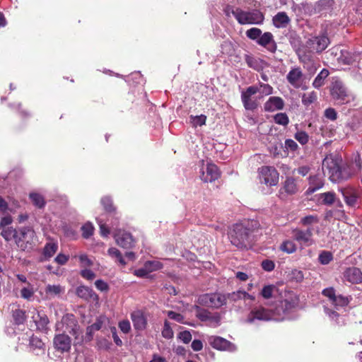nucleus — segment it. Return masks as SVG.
<instances>
[{
    "label": "nucleus",
    "instance_id": "nucleus-51",
    "mask_svg": "<svg viewBox=\"0 0 362 362\" xmlns=\"http://www.w3.org/2000/svg\"><path fill=\"white\" fill-rule=\"evenodd\" d=\"M206 322H209V325L212 327H217L220 325L221 315L218 313H210L209 319Z\"/></svg>",
    "mask_w": 362,
    "mask_h": 362
},
{
    "label": "nucleus",
    "instance_id": "nucleus-41",
    "mask_svg": "<svg viewBox=\"0 0 362 362\" xmlns=\"http://www.w3.org/2000/svg\"><path fill=\"white\" fill-rule=\"evenodd\" d=\"M58 249V245L55 243H47L44 248V255L45 257H52Z\"/></svg>",
    "mask_w": 362,
    "mask_h": 362
},
{
    "label": "nucleus",
    "instance_id": "nucleus-26",
    "mask_svg": "<svg viewBox=\"0 0 362 362\" xmlns=\"http://www.w3.org/2000/svg\"><path fill=\"white\" fill-rule=\"evenodd\" d=\"M290 22V18L285 12H279L273 18V23L276 28H286Z\"/></svg>",
    "mask_w": 362,
    "mask_h": 362
},
{
    "label": "nucleus",
    "instance_id": "nucleus-25",
    "mask_svg": "<svg viewBox=\"0 0 362 362\" xmlns=\"http://www.w3.org/2000/svg\"><path fill=\"white\" fill-rule=\"evenodd\" d=\"M298 191V187L296 181L292 177H288L284 183L283 187L280 189V194H283L284 192L287 194H293Z\"/></svg>",
    "mask_w": 362,
    "mask_h": 362
},
{
    "label": "nucleus",
    "instance_id": "nucleus-61",
    "mask_svg": "<svg viewBox=\"0 0 362 362\" xmlns=\"http://www.w3.org/2000/svg\"><path fill=\"white\" fill-rule=\"evenodd\" d=\"M168 316L172 319L175 320L176 322H180V323H185L184 322V317L180 314L177 313L174 311H168Z\"/></svg>",
    "mask_w": 362,
    "mask_h": 362
},
{
    "label": "nucleus",
    "instance_id": "nucleus-36",
    "mask_svg": "<svg viewBox=\"0 0 362 362\" xmlns=\"http://www.w3.org/2000/svg\"><path fill=\"white\" fill-rule=\"evenodd\" d=\"M245 60L249 67L257 71L261 69L262 66L259 59L250 55H245Z\"/></svg>",
    "mask_w": 362,
    "mask_h": 362
},
{
    "label": "nucleus",
    "instance_id": "nucleus-53",
    "mask_svg": "<svg viewBox=\"0 0 362 362\" xmlns=\"http://www.w3.org/2000/svg\"><path fill=\"white\" fill-rule=\"evenodd\" d=\"M281 249L286 252L287 253H293L296 251V247L293 242L291 240H286L283 243V244L281 245Z\"/></svg>",
    "mask_w": 362,
    "mask_h": 362
},
{
    "label": "nucleus",
    "instance_id": "nucleus-59",
    "mask_svg": "<svg viewBox=\"0 0 362 362\" xmlns=\"http://www.w3.org/2000/svg\"><path fill=\"white\" fill-rule=\"evenodd\" d=\"M178 339L183 343L188 344L192 340V334L190 332L187 330L180 332L178 334Z\"/></svg>",
    "mask_w": 362,
    "mask_h": 362
},
{
    "label": "nucleus",
    "instance_id": "nucleus-44",
    "mask_svg": "<svg viewBox=\"0 0 362 362\" xmlns=\"http://www.w3.org/2000/svg\"><path fill=\"white\" fill-rule=\"evenodd\" d=\"M196 313L195 315L197 318H199L202 322H206L209 319V316L210 315V312L206 310L202 309L199 306H196Z\"/></svg>",
    "mask_w": 362,
    "mask_h": 362
},
{
    "label": "nucleus",
    "instance_id": "nucleus-45",
    "mask_svg": "<svg viewBox=\"0 0 362 362\" xmlns=\"http://www.w3.org/2000/svg\"><path fill=\"white\" fill-rule=\"evenodd\" d=\"M13 317L16 324H23L25 320V312L20 309H16L13 311Z\"/></svg>",
    "mask_w": 362,
    "mask_h": 362
},
{
    "label": "nucleus",
    "instance_id": "nucleus-55",
    "mask_svg": "<svg viewBox=\"0 0 362 362\" xmlns=\"http://www.w3.org/2000/svg\"><path fill=\"white\" fill-rule=\"evenodd\" d=\"M301 223L304 226H310L313 223H317L319 218L317 216H307L301 218Z\"/></svg>",
    "mask_w": 362,
    "mask_h": 362
},
{
    "label": "nucleus",
    "instance_id": "nucleus-19",
    "mask_svg": "<svg viewBox=\"0 0 362 362\" xmlns=\"http://www.w3.org/2000/svg\"><path fill=\"white\" fill-rule=\"evenodd\" d=\"M339 190L348 206L351 207L356 206L358 204V194L355 189L352 187H346L341 188Z\"/></svg>",
    "mask_w": 362,
    "mask_h": 362
},
{
    "label": "nucleus",
    "instance_id": "nucleus-32",
    "mask_svg": "<svg viewBox=\"0 0 362 362\" xmlns=\"http://www.w3.org/2000/svg\"><path fill=\"white\" fill-rule=\"evenodd\" d=\"M18 230L13 227H7L1 229V235L6 241H10L12 239L16 240Z\"/></svg>",
    "mask_w": 362,
    "mask_h": 362
},
{
    "label": "nucleus",
    "instance_id": "nucleus-60",
    "mask_svg": "<svg viewBox=\"0 0 362 362\" xmlns=\"http://www.w3.org/2000/svg\"><path fill=\"white\" fill-rule=\"evenodd\" d=\"M324 115L326 118L334 121L337 118V113L334 108L329 107L325 110Z\"/></svg>",
    "mask_w": 362,
    "mask_h": 362
},
{
    "label": "nucleus",
    "instance_id": "nucleus-5",
    "mask_svg": "<svg viewBox=\"0 0 362 362\" xmlns=\"http://www.w3.org/2000/svg\"><path fill=\"white\" fill-rule=\"evenodd\" d=\"M332 98L339 104H346L354 100V95L350 93L343 84L338 80L334 79L330 87Z\"/></svg>",
    "mask_w": 362,
    "mask_h": 362
},
{
    "label": "nucleus",
    "instance_id": "nucleus-13",
    "mask_svg": "<svg viewBox=\"0 0 362 362\" xmlns=\"http://www.w3.org/2000/svg\"><path fill=\"white\" fill-rule=\"evenodd\" d=\"M208 340L210 345L217 350L227 351L229 352H234L237 350V347L234 344L223 337L211 336L209 337Z\"/></svg>",
    "mask_w": 362,
    "mask_h": 362
},
{
    "label": "nucleus",
    "instance_id": "nucleus-24",
    "mask_svg": "<svg viewBox=\"0 0 362 362\" xmlns=\"http://www.w3.org/2000/svg\"><path fill=\"white\" fill-rule=\"evenodd\" d=\"M76 294L80 298H84L86 300L98 299V296L95 294V293L90 288L84 286H81L77 288Z\"/></svg>",
    "mask_w": 362,
    "mask_h": 362
},
{
    "label": "nucleus",
    "instance_id": "nucleus-62",
    "mask_svg": "<svg viewBox=\"0 0 362 362\" xmlns=\"http://www.w3.org/2000/svg\"><path fill=\"white\" fill-rule=\"evenodd\" d=\"M298 147V144L293 139H288L285 141V148L287 150L295 151L296 150H297Z\"/></svg>",
    "mask_w": 362,
    "mask_h": 362
},
{
    "label": "nucleus",
    "instance_id": "nucleus-35",
    "mask_svg": "<svg viewBox=\"0 0 362 362\" xmlns=\"http://www.w3.org/2000/svg\"><path fill=\"white\" fill-rule=\"evenodd\" d=\"M226 296V301L229 300L230 302H237L238 300L245 299V296H247V292L244 291H237L235 292H232L228 293Z\"/></svg>",
    "mask_w": 362,
    "mask_h": 362
},
{
    "label": "nucleus",
    "instance_id": "nucleus-58",
    "mask_svg": "<svg viewBox=\"0 0 362 362\" xmlns=\"http://www.w3.org/2000/svg\"><path fill=\"white\" fill-rule=\"evenodd\" d=\"M78 259L81 267H90L93 265V261L86 254H81Z\"/></svg>",
    "mask_w": 362,
    "mask_h": 362
},
{
    "label": "nucleus",
    "instance_id": "nucleus-37",
    "mask_svg": "<svg viewBox=\"0 0 362 362\" xmlns=\"http://www.w3.org/2000/svg\"><path fill=\"white\" fill-rule=\"evenodd\" d=\"M322 202L325 205H332L336 201V194L334 192H327L320 194Z\"/></svg>",
    "mask_w": 362,
    "mask_h": 362
},
{
    "label": "nucleus",
    "instance_id": "nucleus-39",
    "mask_svg": "<svg viewBox=\"0 0 362 362\" xmlns=\"http://www.w3.org/2000/svg\"><path fill=\"white\" fill-rule=\"evenodd\" d=\"M30 199H31L33 204L38 208H42L45 204L44 197L38 193H30Z\"/></svg>",
    "mask_w": 362,
    "mask_h": 362
},
{
    "label": "nucleus",
    "instance_id": "nucleus-43",
    "mask_svg": "<svg viewBox=\"0 0 362 362\" xmlns=\"http://www.w3.org/2000/svg\"><path fill=\"white\" fill-rule=\"evenodd\" d=\"M276 287L274 285H267L263 287L261 291L262 296L265 299H269L272 297L273 293L276 291Z\"/></svg>",
    "mask_w": 362,
    "mask_h": 362
},
{
    "label": "nucleus",
    "instance_id": "nucleus-1",
    "mask_svg": "<svg viewBox=\"0 0 362 362\" xmlns=\"http://www.w3.org/2000/svg\"><path fill=\"white\" fill-rule=\"evenodd\" d=\"M298 304V296L293 293L288 292L274 310L268 309L262 305L253 307L245 322L248 324H256L257 321L284 320Z\"/></svg>",
    "mask_w": 362,
    "mask_h": 362
},
{
    "label": "nucleus",
    "instance_id": "nucleus-3",
    "mask_svg": "<svg viewBox=\"0 0 362 362\" xmlns=\"http://www.w3.org/2000/svg\"><path fill=\"white\" fill-rule=\"evenodd\" d=\"M250 223L247 224H234L228 232V238L232 245L240 249L247 248L250 245L252 230Z\"/></svg>",
    "mask_w": 362,
    "mask_h": 362
},
{
    "label": "nucleus",
    "instance_id": "nucleus-22",
    "mask_svg": "<svg viewBox=\"0 0 362 362\" xmlns=\"http://www.w3.org/2000/svg\"><path fill=\"white\" fill-rule=\"evenodd\" d=\"M284 102L280 97L273 96L270 97L268 100L264 103V108L267 112H274L280 110L284 108Z\"/></svg>",
    "mask_w": 362,
    "mask_h": 362
},
{
    "label": "nucleus",
    "instance_id": "nucleus-31",
    "mask_svg": "<svg viewBox=\"0 0 362 362\" xmlns=\"http://www.w3.org/2000/svg\"><path fill=\"white\" fill-rule=\"evenodd\" d=\"M37 328L40 331H45L49 323L48 317L46 315L37 314V317H34Z\"/></svg>",
    "mask_w": 362,
    "mask_h": 362
},
{
    "label": "nucleus",
    "instance_id": "nucleus-50",
    "mask_svg": "<svg viewBox=\"0 0 362 362\" xmlns=\"http://www.w3.org/2000/svg\"><path fill=\"white\" fill-rule=\"evenodd\" d=\"M298 57L300 62H302L303 64L308 63L309 62L315 59L314 55L310 52H299Z\"/></svg>",
    "mask_w": 362,
    "mask_h": 362
},
{
    "label": "nucleus",
    "instance_id": "nucleus-14",
    "mask_svg": "<svg viewBox=\"0 0 362 362\" xmlns=\"http://www.w3.org/2000/svg\"><path fill=\"white\" fill-rule=\"evenodd\" d=\"M329 44V40L325 35L312 37L307 41V46L317 52L325 50Z\"/></svg>",
    "mask_w": 362,
    "mask_h": 362
},
{
    "label": "nucleus",
    "instance_id": "nucleus-6",
    "mask_svg": "<svg viewBox=\"0 0 362 362\" xmlns=\"http://www.w3.org/2000/svg\"><path fill=\"white\" fill-rule=\"evenodd\" d=\"M234 17L240 25L262 23L264 15L258 10L251 11H243L240 8H236L234 13Z\"/></svg>",
    "mask_w": 362,
    "mask_h": 362
},
{
    "label": "nucleus",
    "instance_id": "nucleus-9",
    "mask_svg": "<svg viewBox=\"0 0 362 362\" xmlns=\"http://www.w3.org/2000/svg\"><path fill=\"white\" fill-rule=\"evenodd\" d=\"M260 182L268 186H274L279 182V173L272 166H262L259 168Z\"/></svg>",
    "mask_w": 362,
    "mask_h": 362
},
{
    "label": "nucleus",
    "instance_id": "nucleus-56",
    "mask_svg": "<svg viewBox=\"0 0 362 362\" xmlns=\"http://www.w3.org/2000/svg\"><path fill=\"white\" fill-rule=\"evenodd\" d=\"M162 335L164 338L171 339L173 337V332L168 321L164 323V327L162 331Z\"/></svg>",
    "mask_w": 362,
    "mask_h": 362
},
{
    "label": "nucleus",
    "instance_id": "nucleus-11",
    "mask_svg": "<svg viewBox=\"0 0 362 362\" xmlns=\"http://www.w3.org/2000/svg\"><path fill=\"white\" fill-rule=\"evenodd\" d=\"M202 167L200 170V178L204 182H211L217 180L220 176V172L217 166L211 163L205 165L202 160Z\"/></svg>",
    "mask_w": 362,
    "mask_h": 362
},
{
    "label": "nucleus",
    "instance_id": "nucleus-42",
    "mask_svg": "<svg viewBox=\"0 0 362 362\" xmlns=\"http://www.w3.org/2000/svg\"><path fill=\"white\" fill-rule=\"evenodd\" d=\"M317 100V93L314 91L304 93L302 97L303 103L308 106Z\"/></svg>",
    "mask_w": 362,
    "mask_h": 362
},
{
    "label": "nucleus",
    "instance_id": "nucleus-12",
    "mask_svg": "<svg viewBox=\"0 0 362 362\" xmlns=\"http://www.w3.org/2000/svg\"><path fill=\"white\" fill-rule=\"evenodd\" d=\"M322 294L329 298L330 304L334 305L337 310L346 306L349 303V299L347 297H344L341 295L336 296L335 291L333 288L324 289Z\"/></svg>",
    "mask_w": 362,
    "mask_h": 362
},
{
    "label": "nucleus",
    "instance_id": "nucleus-21",
    "mask_svg": "<svg viewBox=\"0 0 362 362\" xmlns=\"http://www.w3.org/2000/svg\"><path fill=\"white\" fill-rule=\"evenodd\" d=\"M286 79L295 88H299L303 82V73L300 68H293L287 74Z\"/></svg>",
    "mask_w": 362,
    "mask_h": 362
},
{
    "label": "nucleus",
    "instance_id": "nucleus-4",
    "mask_svg": "<svg viewBox=\"0 0 362 362\" xmlns=\"http://www.w3.org/2000/svg\"><path fill=\"white\" fill-rule=\"evenodd\" d=\"M56 330L64 334L66 332L71 334L76 343H81L83 341L82 330L73 314L64 315L62 320L56 323Z\"/></svg>",
    "mask_w": 362,
    "mask_h": 362
},
{
    "label": "nucleus",
    "instance_id": "nucleus-28",
    "mask_svg": "<svg viewBox=\"0 0 362 362\" xmlns=\"http://www.w3.org/2000/svg\"><path fill=\"white\" fill-rule=\"evenodd\" d=\"M30 346L33 351H36L35 354L37 355L40 354V353H44L45 351V344L37 337L33 336L30 338Z\"/></svg>",
    "mask_w": 362,
    "mask_h": 362
},
{
    "label": "nucleus",
    "instance_id": "nucleus-10",
    "mask_svg": "<svg viewBox=\"0 0 362 362\" xmlns=\"http://www.w3.org/2000/svg\"><path fill=\"white\" fill-rule=\"evenodd\" d=\"M199 303L212 308H220L226 303V296L215 293L202 295L199 298Z\"/></svg>",
    "mask_w": 362,
    "mask_h": 362
},
{
    "label": "nucleus",
    "instance_id": "nucleus-23",
    "mask_svg": "<svg viewBox=\"0 0 362 362\" xmlns=\"http://www.w3.org/2000/svg\"><path fill=\"white\" fill-rule=\"evenodd\" d=\"M131 319L132 320L134 327L136 329L142 330L146 327V320L144 314L140 310L134 311L131 314Z\"/></svg>",
    "mask_w": 362,
    "mask_h": 362
},
{
    "label": "nucleus",
    "instance_id": "nucleus-17",
    "mask_svg": "<svg viewBox=\"0 0 362 362\" xmlns=\"http://www.w3.org/2000/svg\"><path fill=\"white\" fill-rule=\"evenodd\" d=\"M115 238L117 244L122 247L129 249L134 246V240L129 233L119 230L115 234Z\"/></svg>",
    "mask_w": 362,
    "mask_h": 362
},
{
    "label": "nucleus",
    "instance_id": "nucleus-46",
    "mask_svg": "<svg viewBox=\"0 0 362 362\" xmlns=\"http://www.w3.org/2000/svg\"><path fill=\"white\" fill-rule=\"evenodd\" d=\"M262 35V30L257 28H252L246 31V35L248 38L257 40Z\"/></svg>",
    "mask_w": 362,
    "mask_h": 362
},
{
    "label": "nucleus",
    "instance_id": "nucleus-40",
    "mask_svg": "<svg viewBox=\"0 0 362 362\" xmlns=\"http://www.w3.org/2000/svg\"><path fill=\"white\" fill-rule=\"evenodd\" d=\"M145 269L149 273L157 271L163 267V264L159 261H147L144 263Z\"/></svg>",
    "mask_w": 362,
    "mask_h": 362
},
{
    "label": "nucleus",
    "instance_id": "nucleus-63",
    "mask_svg": "<svg viewBox=\"0 0 362 362\" xmlns=\"http://www.w3.org/2000/svg\"><path fill=\"white\" fill-rule=\"evenodd\" d=\"M262 267L264 270L271 272L274 269V263L272 260L265 259L262 262Z\"/></svg>",
    "mask_w": 362,
    "mask_h": 362
},
{
    "label": "nucleus",
    "instance_id": "nucleus-30",
    "mask_svg": "<svg viewBox=\"0 0 362 362\" xmlns=\"http://www.w3.org/2000/svg\"><path fill=\"white\" fill-rule=\"evenodd\" d=\"M64 292V288L59 285H47L45 288V293L49 298L59 296Z\"/></svg>",
    "mask_w": 362,
    "mask_h": 362
},
{
    "label": "nucleus",
    "instance_id": "nucleus-49",
    "mask_svg": "<svg viewBox=\"0 0 362 362\" xmlns=\"http://www.w3.org/2000/svg\"><path fill=\"white\" fill-rule=\"evenodd\" d=\"M274 121L278 124L286 126L289 119L286 113H278L274 116Z\"/></svg>",
    "mask_w": 362,
    "mask_h": 362
},
{
    "label": "nucleus",
    "instance_id": "nucleus-48",
    "mask_svg": "<svg viewBox=\"0 0 362 362\" xmlns=\"http://www.w3.org/2000/svg\"><path fill=\"white\" fill-rule=\"evenodd\" d=\"M318 259L322 264H327L332 260L333 256L329 251H322L320 254Z\"/></svg>",
    "mask_w": 362,
    "mask_h": 362
},
{
    "label": "nucleus",
    "instance_id": "nucleus-38",
    "mask_svg": "<svg viewBox=\"0 0 362 362\" xmlns=\"http://www.w3.org/2000/svg\"><path fill=\"white\" fill-rule=\"evenodd\" d=\"M206 117L204 115L193 116L190 115L189 122L193 127H201L205 124Z\"/></svg>",
    "mask_w": 362,
    "mask_h": 362
},
{
    "label": "nucleus",
    "instance_id": "nucleus-54",
    "mask_svg": "<svg viewBox=\"0 0 362 362\" xmlns=\"http://www.w3.org/2000/svg\"><path fill=\"white\" fill-rule=\"evenodd\" d=\"M35 293L34 288L31 286H28V287H24L21 291V296L27 300H30V298L33 296Z\"/></svg>",
    "mask_w": 362,
    "mask_h": 362
},
{
    "label": "nucleus",
    "instance_id": "nucleus-29",
    "mask_svg": "<svg viewBox=\"0 0 362 362\" xmlns=\"http://www.w3.org/2000/svg\"><path fill=\"white\" fill-rule=\"evenodd\" d=\"M255 86L257 89V93H259L258 98L259 100L273 93V88L267 83H259L258 86Z\"/></svg>",
    "mask_w": 362,
    "mask_h": 362
},
{
    "label": "nucleus",
    "instance_id": "nucleus-20",
    "mask_svg": "<svg viewBox=\"0 0 362 362\" xmlns=\"http://www.w3.org/2000/svg\"><path fill=\"white\" fill-rule=\"evenodd\" d=\"M344 278L351 284H360L362 282V272L357 267H349L344 272Z\"/></svg>",
    "mask_w": 362,
    "mask_h": 362
},
{
    "label": "nucleus",
    "instance_id": "nucleus-64",
    "mask_svg": "<svg viewBox=\"0 0 362 362\" xmlns=\"http://www.w3.org/2000/svg\"><path fill=\"white\" fill-rule=\"evenodd\" d=\"M13 221L12 217L9 215L4 216L0 221V229L7 228Z\"/></svg>",
    "mask_w": 362,
    "mask_h": 362
},
{
    "label": "nucleus",
    "instance_id": "nucleus-52",
    "mask_svg": "<svg viewBox=\"0 0 362 362\" xmlns=\"http://www.w3.org/2000/svg\"><path fill=\"white\" fill-rule=\"evenodd\" d=\"M294 137L302 145L307 144L309 140L308 134L303 131L297 132Z\"/></svg>",
    "mask_w": 362,
    "mask_h": 362
},
{
    "label": "nucleus",
    "instance_id": "nucleus-18",
    "mask_svg": "<svg viewBox=\"0 0 362 362\" xmlns=\"http://www.w3.org/2000/svg\"><path fill=\"white\" fill-rule=\"evenodd\" d=\"M257 42L258 45L266 47L271 52H275L276 50V44L274 40L273 35L269 32L262 34Z\"/></svg>",
    "mask_w": 362,
    "mask_h": 362
},
{
    "label": "nucleus",
    "instance_id": "nucleus-33",
    "mask_svg": "<svg viewBox=\"0 0 362 362\" xmlns=\"http://www.w3.org/2000/svg\"><path fill=\"white\" fill-rule=\"evenodd\" d=\"M329 76V71L323 69L315 77L313 86L315 88H319L324 85L325 79Z\"/></svg>",
    "mask_w": 362,
    "mask_h": 362
},
{
    "label": "nucleus",
    "instance_id": "nucleus-27",
    "mask_svg": "<svg viewBox=\"0 0 362 362\" xmlns=\"http://www.w3.org/2000/svg\"><path fill=\"white\" fill-rule=\"evenodd\" d=\"M309 183L310 187L308 190L310 193L315 192V191L321 189L324 186L323 180L318 175L310 176Z\"/></svg>",
    "mask_w": 362,
    "mask_h": 362
},
{
    "label": "nucleus",
    "instance_id": "nucleus-2",
    "mask_svg": "<svg viewBox=\"0 0 362 362\" xmlns=\"http://www.w3.org/2000/svg\"><path fill=\"white\" fill-rule=\"evenodd\" d=\"M322 170L332 182H341L354 175L352 170L349 166H339L338 159L334 158L332 155H328L324 158Z\"/></svg>",
    "mask_w": 362,
    "mask_h": 362
},
{
    "label": "nucleus",
    "instance_id": "nucleus-15",
    "mask_svg": "<svg viewBox=\"0 0 362 362\" xmlns=\"http://www.w3.org/2000/svg\"><path fill=\"white\" fill-rule=\"evenodd\" d=\"M294 240L303 246H310L314 243L313 239V228H308L306 230L296 229L293 231Z\"/></svg>",
    "mask_w": 362,
    "mask_h": 362
},
{
    "label": "nucleus",
    "instance_id": "nucleus-47",
    "mask_svg": "<svg viewBox=\"0 0 362 362\" xmlns=\"http://www.w3.org/2000/svg\"><path fill=\"white\" fill-rule=\"evenodd\" d=\"M81 230L83 237L87 239L93 235L94 227L92 223L88 222L81 227Z\"/></svg>",
    "mask_w": 362,
    "mask_h": 362
},
{
    "label": "nucleus",
    "instance_id": "nucleus-7",
    "mask_svg": "<svg viewBox=\"0 0 362 362\" xmlns=\"http://www.w3.org/2000/svg\"><path fill=\"white\" fill-rule=\"evenodd\" d=\"M35 232L30 227H22L18 230L16 244L21 250H27L32 248L35 239Z\"/></svg>",
    "mask_w": 362,
    "mask_h": 362
},
{
    "label": "nucleus",
    "instance_id": "nucleus-34",
    "mask_svg": "<svg viewBox=\"0 0 362 362\" xmlns=\"http://www.w3.org/2000/svg\"><path fill=\"white\" fill-rule=\"evenodd\" d=\"M108 255L113 259H115L116 262H118L120 264L124 266L127 264V262L124 259L120 251L115 247H110L107 250Z\"/></svg>",
    "mask_w": 362,
    "mask_h": 362
},
{
    "label": "nucleus",
    "instance_id": "nucleus-16",
    "mask_svg": "<svg viewBox=\"0 0 362 362\" xmlns=\"http://www.w3.org/2000/svg\"><path fill=\"white\" fill-rule=\"evenodd\" d=\"M54 348L61 352H68L71 349V340L66 334L62 333L55 335L53 339Z\"/></svg>",
    "mask_w": 362,
    "mask_h": 362
},
{
    "label": "nucleus",
    "instance_id": "nucleus-8",
    "mask_svg": "<svg viewBox=\"0 0 362 362\" xmlns=\"http://www.w3.org/2000/svg\"><path fill=\"white\" fill-rule=\"evenodd\" d=\"M257 89L255 86H251L241 92V100L244 107L247 110H254L258 106Z\"/></svg>",
    "mask_w": 362,
    "mask_h": 362
},
{
    "label": "nucleus",
    "instance_id": "nucleus-57",
    "mask_svg": "<svg viewBox=\"0 0 362 362\" xmlns=\"http://www.w3.org/2000/svg\"><path fill=\"white\" fill-rule=\"evenodd\" d=\"M101 204L107 211H112L114 209L112 199L108 197H103L101 199Z\"/></svg>",
    "mask_w": 362,
    "mask_h": 362
}]
</instances>
